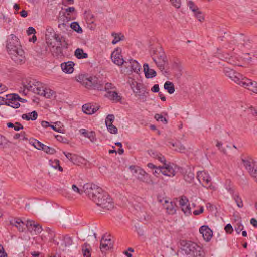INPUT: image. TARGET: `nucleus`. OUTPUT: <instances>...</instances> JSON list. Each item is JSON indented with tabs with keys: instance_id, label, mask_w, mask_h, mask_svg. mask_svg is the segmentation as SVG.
<instances>
[{
	"instance_id": "obj_58",
	"label": "nucleus",
	"mask_w": 257,
	"mask_h": 257,
	"mask_svg": "<svg viewBox=\"0 0 257 257\" xmlns=\"http://www.w3.org/2000/svg\"><path fill=\"white\" fill-rule=\"evenodd\" d=\"M194 14L196 16V17L198 19V20L199 21H202L204 19V17L201 13V12L199 11L198 10L196 11V12H194Z\"/></svg>"
},
{
	"instance_id": "obj_64",
	"label": "nucleus",
	"mask_w": 257,
	"mask_h": 257,
	"mask_svg": "<svg viewBox=\"0 0 257 257\" xmlns=\"http://www.w3.org/2000/svg\"><path fill=\"white\" fill-rule=\"evenodd\" d=\"M224 229L227 233H231L233 231V228L230 224H227Z\"/></svg>"
},
{
	"instance_id": "obj_44",
	"label": "nucleus",
	"mask_w": 257,
	"mask_h": 257,
	"mask_svg": "<svg viewBox=\"0 0 257 257\" xmlns=\"http://www.w3.org/2000/svg\"><path fill=\"white\" fill-rule=\"evenodd\" d=\"M72 243V240L71 238L68 236H66L64 237V239L63 241V243H62V245L64 246L65 247L69 246L71 245Z\"/></svg>"
},
{
	"instance_id": "obj_34",
	"label": "nucleus",
	"mask_w": 257,
	"mask_h": 257,
	"mask_svg": "<svg viewBox=\"0 0 257 257\" xmlns=\"http://www.w3.org/2000/svg\"><path fill=\"white\" fill-rule=\"evenodd\" d=\"M109 99L114 100L116 101H119L121 100V97L118 95V93L116 91H108L106 95Z\"/></svg>"
},
{
	"instance_id": "obj_51",
	"label": "nucleus",
	"mask_w": 257,
	"mask_h": 257,
	"mask_svg": "<svg viewBox=\"0 0 257 257\" xmlns=\"http://www.w3.org/2000/svg\"><path fill=\"white\" fill-rule=\"evenodd\" d=\"M108 131L111 134H116L117 133V128L112 124L106 125Z\"/></svg>"
},
{
	"instance_id": "obj_36",
	"label": "nucleus",
	"mask_w": 257,
	"mask_h": 257,
	"mask_svg": "<svg viewBox=\"0 0 257 257\" xmlns=\"http://www.w3.org/2000/svg\"><path fill=\"white\" fill-rule=\"evenodd\" d=\"M164 88L169 94H173L175 92L174 85L172 82L166 81L164 85Z\"/></svg>"
},
{
	"instance_id": "obj_54",
	"label": "nucleus",
	"mask_w": 257,
	"mask_h": 257,
	"mask_svg": "<svg viewBox=\"0 0 257 257\" xmlns=\"http://www.w3.org/2000/svg\"><path fill=\"white\" fill-rule=\"evenodd\" d=\"M188 6L189 8L194 13L198 10V7L195 5L194 3L192 1H189L188 3Z\"/></svg>"
},
{
	"instance_id": "obj_57",
	"label": "nucleus",
	"mask_w": 257,
	"mask_h": 257,
	"mask_svg": "<svg viewBox=\"0 0 257 257\" xmlns=\"http://www.w3.org/2000/svg\"><path fill=\"white\" fill-rule=\"evenodd\" d=\"M35 82L34 80L29 81V82H27V84L24 85V87L25 89H27L28 91H30L32 88V85H33Z\"/></svg>"
},
{
	"instance_id": "obj_47",
	"label": "nucleus",
	"mask_w": 257,
	"mask_h": 257,
	"mask_svg": "<svg viewBox=\"0 0 257 257\" xmlns=\"http://www.w3.org/2000/svg\"><path fill=\"white\" fill-rule=\"evenodd\" d=\"M114 115L113 114H109L105 119L106 125L111 124L114 120Z\"/></svg>"
},
{
	"instance_id": "obj_26",
	"label": "nucleus",
	"mask_w": 257,
	"mask_h": 257,
	"mask_svg": "<svg viewBox=\"0 0 257 257\" xmlns=\"http://www.w3.org/2000/svg\"><path fill=\"white\" fill-rule=\"evenodd\" d=\"M95 188H96V185L91 183H86L83 186L84 192L89 197L90 196L94 195L93 194V191H95Z\"/></svg>"
},
{
	"instance_id": "obj_21",
	"label": "nucleus",
	"mask_w": 257,
	"mask_h": 257,
	"mask_svg": "<svg viewBox=\"0 0 257 257\" xmlns=\"http://www.w3.org/2000/svg\"><path fill=\"white\" fill-rule=\"evenodd\" d=\"M10 224L17 228L20 232H23L25 229V223L20 218H17L12 219Z\"/></svg>"
},
{
	"instance_id": "obj_35",
	"label": "nucleus",
	"mask_w": 257,
	"mask_h": 257,
	"mask_svg": "<svg viewBox=\"0 0 257 257\" xmlns=\"http://www.w3.org/2000/svg\"><path fill=\"white\" fill-rule=\"evenodd\" d=\"M30 143L35 148L38 150H43V148H44V146H45V145H44V144L42 143L37 140L34 139H31L30 140Z\"/></svg>"
},
{
	"instance_id": "obj_5",
	"label": "nucleus",
	"mask_w": 257,
	"mask_h": 257,
	"mask_svg": "<svg viewBox=\"0 0 257 257\" xmlns=\"http://www.w3.org/2000/svg\"><path fill=\"white\" fill-rule=\"evenodd\" d=\"M94 202L97 206L106 210H111L113 208V203L112 199L106 192H104L103 194V196H101L99 199L97 198L96 200L95 198Z\"/></svg>"
},
{
	"instance_id": "obj_39",
	"label": "nucleus",
	"mask_w": 257,
	"mask_h": 257,
	"mask_svg": "<svg viewBox=\"0 0 257 257\" xmlns=\"http://www.w3.org/2000/svg\"><path fill=\"white\" fill-rule=\"evenodd\" d=\"M171 145L175 147V150L177 151H178L181 153H183L185 151V147L181 144L180 142H177L174 143H170Z\"/></svg>"
},
{
	"instance_id": "obj_12",
	"label": "nucleus",
	"mask_w": 257,
	"mask_h": 257,
	"mask_svg": "<svg viewBox=\"0 0 257 257\" xmlns=\"http://www.w3.org/2000/svg\"><path fill=\"white\" fill-rule=\"evenodd\" d=\"M197 177L200 183L205 187L210 186L211 182V177L207 172L203 171H198L197 172Z\"/></svg>"
},
{
	"instance_id": "obj_8",
	"label": "nucleus",
	"mask_w": 257,
	"mask_h": 257,
	"mask_svg": "<svg viewBox=\"0 0 257 257\" xmlns=\"http://www.w3.org/2000/svg\"><path fill=\"white\" fill-rule=\"evenodd\" d=\"M18 38L14 34H11L7 41L6 48L8 53L12 52V50H16L21 47Z\"/></svg>"
},
{
	"instance_id": "obj_61",
	"label": "nucleus",
	"mask_w": 257,
	"mask_h": 257,
	"mask_svg": "<svg viewBox=\"0 0 257 257\" xmlns=\"http://www.w3.org/2000/svg\"><path fill=\"white\" fill-rule=\"evenodd\" d=\"M149 154L152 157L157 159L158 155H159V153L156 152L153 150H150L148 151Z\"/></svg>"
},
{
	"instance_id": "obj_27",
	"label": "nucleus",
	"mask_w": 257,
	"mask_h": 257,
	"mask_svg": "<svg viewBox=\"0 0 257 257\" xmlns=\"http://www.w3.org/2000/svg\"><path fill=\"white\" fill-rule=\"evenodd\" d=\"M39 95L46 98H52L55 96V92L50 88L42 87Z\"/></svg>"
},
{
	"instance_id": "obj_15",
	"label": "nucleus",
	"mask_w": 257,
	"mask_h": 257,
	"mask_svg": "<svg viewBox=\"0 0 257 257\" xmlns=\"http://www.w3.org/2000/svg\"><path fill=\"white\" fill-rule=\"evenodd\" d=\"M228 192L231 195L232 199L236 203L237 206L239 208H242L243 206V202L241 198L240 197L239 193L235 191L232 188L227 189Z\"/></svg>"
},
{
	"instance_id": "obj_30",
	"label": "nucleus",
	"mask_w": 257,
	"mask_h": 257,
	"mask_svg": "<svg viewBox=\"0 0 257 257\" xmlns=\"http://www.w3.org/2000/svg\"><path fill=\"white\" fill-rule=\"evenodd\" d=\"M79 131L82 135L89 139L91 142H94L96 141L95 134L94 132H89L85 129H81Z\"/></svg>"
},
{
	"instance_id": "obj_41",
	"label": "nucleus",
	"mask_w": 257,
	"mask_h": 257,
	"mask_svg": "<svg viewBox=\"0 0 257 257\" xmlns=\"http://www.w3.org/2000/svg\"><path fill=\"white\" fill-rule=\"evenodd\" d=\"M7 126L8 127L14 128V129L17 131L23 128V125L19 122H16L15 124L9 122L7 123Z\"/></svg>"
},
{
	"instance_id": "obj_55",
	"label": "nucleus",
	"mask_w": 257,
	"mask_h": 257,
	"mask_svg": "<svg viewBox=\"0 0 257 257\" xmlns=\"http://www.w3.org/2000/svg\"><path fill=\"white\" fill-rule=\"evenodd\" d=\"M50 164L53 168L57 169V167L60 164V162L57 159H55L54 160H50Z\"/></svg>"
},
{
	"instance_id": "obj_14",
	"label": "nucleus",
	"mask_w": 257,
	"mask_h": 257,
	"mask_svg": "<svg viewBox=\"0 0 257 257\" xmlns=\"http://www.w3.org/2000/svg\"><path fill=\"white\" fill-rule=\"evenodd\" d=\"M108 236L106 237V235H104L101 240L100 248L102 252L108 250L113 246L112 241L110 238H108Z\"/></svg>"
},
{
	"instance_id": "obj_48",
	"label": "nucleus",
	"mask_w": 257,
	"mask_h": 257,
	"mask_svg": "<svg viewBox=\"0 0 257 257\" xmlns=\"http://www.w3.org/2000/svg\"><path fill=\"white\" fill-rule=\"evenodd\" d=\"M188 199L186 196H182L181 197L179 200V205L181 206V208H182L183 206L188 204Z\"/></svg>"
},
{
	"instance_id": "obj_11",
	"label": "nucleus",
	"mask_w": 257,
	"mask_h": 257,
	"mask_svg": "<svg viewBox=\"0 0 257 257\" xmlns=\"http://www.w3.org/2000/svg\"><path fill=\"white\" fill-rule=\"evenodd\" d=\"M7 97V105L12 107L14 108H18L20 107V104L19 103L20 96L17 94L12 93L6 95Z\"/></svg>"
},
{
	"instance_id": "obj_29",
	"label": "nucleus",
	"mask_w": 257,
	"mask_h": 257,
	"mask_svg": "<svg viewBox=\"0 0 257 257\" xmlns=\"http://www.w3.org/2000/svg\"><path fill=\"white\" fill-rule=\"evenodd\" d=\"M63 48L61 45L56 47L53 46L51 50L53 55L58 58L62 57L64 56L62 51Z\"/></svg>"
},
{
	"instance_id": "obj_50",
	"label": "nucleus",
	"mask_w": 257,
	"mask_h": 257,
	"mask_svg": "<svg viewBox=\"0 0 257 257\" xmlns=\"http://www.w3.org/2000/svg\"><path fill=\"white\" fill-rule=\"evenodd\" d=\"M43 150L45 152L49 154H54L56 152L55 150L53 148L50 147L46 145L44 146V148H43Z\"/></svg>"
},
{
	"instance_id": "obj_7",
	"label": "nucleus",
	"mask_w": 257,
	"mask_h": 257,
	"mask_svg": "<svg viewBox=\"0 0 257 257\" xmlns=\"http://www.w3.org/2000/svg\"><path fill=\"white\" fill-rule=\"evenodd\" d=\"M9 55L11 59L17 64H22L25 63L26 57L25 52L22 49L21 47L16 49V50H12Z\"/></svg>"
},
{
	"instance_id": "obj_60",
	"label": "nucleus",
	"mask_w": 257,
	"mask_h": 257,
	"mask_svg": "<svg viewBox=\"0 0 257 257\" xmlns=\"http://www.w3.org/2000/svg\"><path fill=\"white\" fill-rule=\"evenodd\" d=\"M243 226L240 223L236 224V226L235 227V229L237 234H239L243 229Z\"/></svg>"
},
{
	"instance_id": "obj_43",
	"label": "nucleus",
	"mask_w": 257,
	"mask_h": 257,
	"mask_svg": "<svg viewBox=\"0 0 257 257\" xmlns=\"http://www.w3.org/2000/svg\"><path fill=\"white\" fill-rule=\"evenodd\" d=\"M65 11H66V13H67V16H66V19H75V17H71V13H73L74 12H75V9L74 7H69L67 9H66L65 10Z\"/></svg>"
},
{
	"instance_id": "obj_45",
	"label": "nucleus",
	"mask_w": 257,
	"mask_h": 257,
	"mask_svg": "<svg viewBox=\"0 0 257 257\" xmlns=\"http://www.w3.org/2000/svg\"><path fill=\"white\" fill-rule=\"evenodd\" d=\"M36 224L32 220H28L25 223V226L30 232H32Z\"/></svg>"
},
{
	"instance_id": "obj_22",
	"label": "nucleus",
	"mask_w": 257,
	"mask_h": 257,
	"mask_svg": "<svg viewBox=\"0 0 257 257\" xmlns=\"http://www.w3.org/2000/svg\"><path fill=\"white\" fill-rule=\"evenodd\" d=\"M153 59L160 70L161 71L164 70L165 65L166 63V58L163 54L160 55L157 59L153 57Z\"/></svg>"
},
{
	"instance_id": "obj_38",
	"label": "nucleus",
	"mask_w": 257,
	"mask_h": 257,
	"mask_svg": "<svg viewBox=\"0 0 257 257\" xmlns=\"http://www.w3.org/2000/svg\"><path fill=\"white\" fill-rule=\"evenodd\" d=\"M42 87L41 86V84L39 82H35L33 85H32V88L30 91H32L35 94L39 95L40 92Z\"/></svg>"
},
{
	"instance_id": "obj_9",
	"label": "nucleus",
	"mask_w": 257,
	"mask_h": 257,
	"mask_svg": "<svg viewBox=\"0 0 257 257\" xmlns=\"http://www.w3.org/2000/svg\"><path fill=\"white\" fill-rule=\"evenodd\" d=\"M121 53V48L119 47L116 48L111 54L112 60L114 63L118 66H121L122 64H125V66H126V64L128 62L123 60Z\"/></svg>"
},
{
	"instance_id": "obj_63",
	"label": "nucleus",
	"mask_w": 257,
	"mask_h": 257,
	"mask_svg": "<svg viewBox=\"0 0 257 257\" xmlns=\"http://www.w3.org/2000/svg\"><path fill=\"white\" fill-rule=\"evenodd\" d=\"M172 5L176 8H179L181 5V0H170Z\"/></svg>"
},
{
	"instance_id": "obj_23",
	"label": "nucleus",
	"mask_w": 257,
	"mask_h": 257,
	"mask_svg": "<svg viewBox=\"0 0 257 257\" xmlns=\"http://www.w3.org/2000/svg\"><path fill=\"white\" fill-rule=\"evenodd\" d=\"M74 64L73 62L68 61L67 62L62 63L61 64V67L63 71L66 73H72L74 71Z\"/></svg>"
},
{
	"instance_id": "obj_62",
	"label": "nucleus",
	"mask_w": 257,
	"mask_h": 257,
	"mask_svg": "<svg viewBox=\"0 0 257 257\" xmlns=\"http://www.w3.org/2000/svg\"><path fill=\"white\" fill-rule=\"evenodd\" d=\"M8 141L3 136L0 135V146L7 144Z\"/></svg>"
},
{
	"instance_id": "obj_1",
	"label": "nucleus",
	"mask_w": 257,
	"mask_h": 257,
	"mask_svg": "<svg viewBox=\"0 0 257 257\" xmlns=\"http://www.w3.org/2000/svg\"><path fill=\"white\" fill-rule=\"evenodd\" d=\"M225 75L237 84L257 94V82L243 77L242 74L233 69L225 67L224 69Z\"/></svg>"
},
{
	"instance_id": "obj_52",
	"label": "nucleus",
	"mask_w": 257,
	"mask_h": 257,
	"mask_svg": "<svg viewBox=\"0 0 257 257\" xmlns=\"http://www.w3.org/2000/svg\"><path fill=\"white\" fill-rule=\"evenodd\" d=\"M242 63L246 62L250 63L251 61L252 58L249 56V53L244 54L241 57Z\"/></svg>"
},
{
	"instance_id": "obj_10",
	"label": "nucleus",
	"mask_w": 257,
	"mask_h": 257,
	"mask_svg": "<svg viewBox=\"0 0 257 257\" xmlns=\"http://www.w3.org/2000/svg\"><path fill=\"white\" fill-rule=\"evenodd\" d=\"M131 87L136 96H139L143 101L146 100L147 97L145 95L146 91L142 87L141 84L137 82L132 83Z\"/></svg>"
},
{
	"instance_id": "obj_56",
	"label": "nucleus",
	"mask_w": 257,
	"mask_h": 257,
	"mask_svg": "<svg viewBox=\"0 0 257 257\" xmlns=\"http://www.w3.org/2000/svg\"><path fill=\"white\" fill-rule=\"evenodd\" d=\"M14 138L15 139L20 138L21 139H22L23 140H25L27 139V138L25 136L24 132L23 133H21V134H19V133L16 134L14 136Z\"/></svg>"
},
{
	"instance_id": "obj_2",
	"label": "nucleus",
	"mask_w": 257,
	"mask_h": 257,
	"mask_svg": "<svg viewBox=\"0 0 257 257\" xmlns=\"http://www.w3.org/2000/svg\"><path fill=\"white\" fill-rule=\"evenodd\" d=\"M76 80L86 88L102 91L103 86L101 81L96 76H88L86 75H79L76 77Z\"/></svg>"
},
{
	"instance_id": "obj_46",
	"label": "nucleus",
	"mask_w": 257,
	"mask_h": 257,
	"mask_svg": "<svg viewBox=\"0 0 257 257\" xmlns=\"http://www.w3.org/2000/svg\"><path fill=\"white\" fill-rule=\"evenodd\" d=\"M182 211L186 215H189L191 214V208L189 204H187L183 206Z\"/></svg>"
},
{
	"instance_id": "obj_16",
	"label": "nucleus",
	"mask_w": 257,
	"mask_h": 257,
	"mask_svg": "<svg viewBox=\"0 0 257 257\" xmlns=\"http://www.w3.org/2000/svg\"><path fill=\"white\" fill-rule=\"evenodd\" d=\"M199 232L205 241H209L211 240L213 232L208 226L205 225L201 226L200 228Z\"/></svg>"
},
{
	"instance_id": "obj_24",
	"label": "nucleus",
	"mask_w": 257,
	"mask_h": 257,
	"mask_svg": "<svg viewBox=\"0 0 257 257\" xmlns=\"http://www.w3.org/2000/svg\"><path fill=\"white\" fill-rule=\"evenodd\" d=\"M143 71L147 78H152L156 76V71L154 69H150L147 63L143 65Z\"/></svg>"
},
{
	"instance_id": "obj_20",
	"label": "nucleus",
	"mask_w": 257,
	"mask_h": 257,
	"mask_svg": "<svg viewBox=\"0 0 257 257\" xmlns=\"http://www.w3.org/2000/svg\"><path fill=\"white\" fill-rule=\"evenodd\" d=\"M163 169L162 170V173L163 175L169 177H173L175 175L176 171L171 165L164 163L163 165Z\"/></svg>"
},
{
	"instance_id": "obj_53",
	"label": "nucleus",
	"mask_w": 257,
	"mask_h": 257,
	"mask_svg": "<svg viewBox=\"0 0 257 257\" xmlns=\"http://www.w3.org/2000/svg\"><path fill=\"white\" fill-rule=\"evenodd\" d=\"M155 118L157 120V121H161L162 122H163L164 123L166 124L167 123V119L164 117L161 114H156L155 115Z\"/></svg>"
},
{
	"instance_id": "obj_28",
	"label": "nucleus",
	"mask_w": 257,
	"mask_h": 257,
	"mask_svg": "<svg viewBox=\"0 0 257 257\" xmlns=\"http://www.w3.org/2000/svg\"><path fill=\"white\" fill-rule=\"evenodd\" d=\"M63 154L66 158L74 164H77L80 162L81 158L77 155L67 152H63Z\"/></svg>"
},
{
	"instance_id": "obj_33",
	"label": "nucleus",
	"mask_w": 257,
	"mask_h": 257,
	"mask_svg": "<svg viewBox=\"0 0 257 257\" xmlns=\"http://www.w3.org/2000/svg\"><path fill=\"white\" fill-rule=\"evenodd\" d=\"M37 112L36 111H33L31 113H29L27 114H23L22 116V118L23 119H25L27 120H35L37 119Z\"/></svg>"
},
{
	"instance_id": "obj_13",
	"label": "nucleus",
	"mask_w": 257,
	"mask_h": 257,
	"mask_svg": "<svg viewBox=\"0 0 257 257\" xmlns=\"http://www.w3.org/2000/svg\"><path fill=\"white\" fill-rule=\"evenodd\" d=\"M223 60L227 63L234 66H244V63H242L241 57L233 56L231 57L226 56L224 57Z\"/></svg>"
},
{
	"instance_id": "obj_49",
	"label": "nucleus",
	"mask_w": 257,
	"mask_h": 257,
	"mask_svg": "<svg viewBox=\"0 0 257 257\" xmlns=\"http://www.w3.org/2000/svg\"><path fill=\"white\" fill-rule=\"evenodd\" d=\"M184 179L186 181H188V182H190L193 179H194V174L191 172V171L190 170L188 174H185L184 175Z\"/></svg>"
},
{
	"instance_id": "obj_59",
	"label": "nucleus",
	"mask_w": 257,
	"mask_h": 257,
	"mask_svg": "<svg viewBox=\"0 0 257 257\" xmlns=\"http://www.w3.org/2000/svg\"><path fill=\"white\" fill-rule=\"evenodd\" d=\"M33 229V231H34L36 234H39V233H41V231H42L41 226L40 225V224H37V223L36 224L34 229Z\"/></svg>"
},
{
	"instance_id": "obj_37",
	"label": "nucleus",
	"mask_w": 257,
	"mask_h": 257,
	"mask_svg": "<svg viewBox=\"0 0 257 257\" xmlns=\"http://www.w3.org/2000/svg\"><path fill=\"white\" fill-rule=\"evenodd\" d=\"M75 55L78 59H84L88 57V54L85 53L82 49L77 48L75 51Z\"/></svg>"
},
{
	"instance_id": "obj_18",
	"label": "nucleus",
	"mask_w": 257,
	"mask_h": 257,
	"mask_svg": "<svg viewBox=\"0 0 257 257\" xmlns=\"http://www.w3.org/2000/svg\"><path fill=\"white\" fill-rule=\"evenodd\" d=\"M99 109V107L91 103H87L82 106V111L87 114H92Z\"/></svg>"
},
{
	"instance_id": "obj_3",
	"label": "nucleus",
	"mask_w": 257,
	"mask_h": 257,
	"mask_svg": "<svg viewBox=\"0 0 257 257\" xmlns=\"http://www.w3.org/2000/svg\"><path fill=\"white\" fill-rule=\"evenodd\" d=\"M181 245L183 251L190 257L205 256V252L202 247L195 242L183 241Z\"/></svg>"
},
{
	"instance_id": "obj_25",
	"label": "nucleus",
	"mask_w": 257,
	"mask_h": 257,
	"mask_svg": "<svg viewBox=\"0 0 257 257\" xmlns=\"http://www.w3.org/2000/svg\"><path fill=\"white\" fill-rule=\"evenodd\" d=\"M53 37L56 40V41L59 43V45L62 46L63 48H68V44L63 36H61L59 34L54 33Z\"/></svg>"
},
{
	"instance_id": "obj_42",
	"label": "nucleus",
	"mask_w": 257,
	"mask_h": 257,
	"mask_svg": "<svg viewBox=\"0 0 257 257\" xmlns=\"http://www.w3.org/2000/svg\"><path fill=\"white\" fill-rule=\"evenodd\" d=\"M70 27L78 33L82 32V29L77 22H72L70 25Z\"/></svg>"
},
{
	"instance_id": "obj_19",
	"label": "nucleus",
	"mask_w": 257,
	"mask_h": 257,
	"mask_svg": "<svg viewBox=\"0 0 257 257\" xmlns=\"http://www.w3.org/2000/svg\"><path fill=\"white\" fill-rule=\"evenodd\" d=\"M163 205L168 214L173 215L176 213L175 204L174 203L165 200L164 203H163Z\"/></svg>"
},
{
	"instance_id": "obj_4",
	"label": "nucleus",
	"mask_w": 257,
	"mask_h": 257,
	"mask_svg": "<svg viewBox=\"0 0 257 257\" xmlns=\"http://www.w3.org/2000/svg\"><path fill=\"white\" fill-rule=\"evenodd\" d=\"M242 162L249 174L257 182V164L255 161L251 157L247 156L242 158Z\"/></svg>"
},
{
	"instance_id": "obj_17",
	"label": "nucleus",
	"mask_w": 257,
	"mask_h": 257,
	"mask_svg": "<svg viewBox=\"0 0 257 257\" xmlns=\"http://www.w3.org/2000/svg\"><path fill=\"white\" fill-rule=\"evenodd\" d=\"M137 216L141 221H148L152 218L151 213L148 212L144 207L140 208V210L137 212Z\"/></svg>"
},
{
	"instance_id": "obj_40",
	"label": "nucleus",
	"mask_w": 257,
	"mask_h": 257,
	"mask_svg": "<svg viewBox=\"0 0 257 257\" xmlns=\"http://www.w3.org/2000/svg\"><path fill=\"white\" fill-rule=\"evenodd\" d=\"M112 36L114 37V39L112 41L113 44H115L120 40H122L124 38V36L121 34H117L115 33H112Z\"/></svg>"
},
{
	"instance_id": "obj_32",
	"label": "nucleus",
	"mask_w": 257,
	"mask_h": 257,
	"mask_svg": "<svg viewBox=\"0 0 257 257\" xmlns=\"http://www.w3.org/2000/svg\"><path fill=\"white\" fill-rule=\"evenodd\" d=\"M130 64V67L132 70H133V71L137 73H138L140 71L141 65L138 63L137 61H136L135 60L131 59L130 60L129 63L128 62V63L126 64V67L129 66L128 65H127V64Z\"/></svg>"
},
{
	"instance_id": "obj_31",
	"label": "nucleus",
	"mask_w": 257,
	"mask_h": 257,
	"mask_svg": "<svg viewBox=\"0 0 257 257\" xmlns=\"http://www.w3.org/2000/svg\"><path fill=\"white\" fill-rule=\"evenodd\" d=\"M94 195L90 196L89 198L94 202L95 198L99 199L101 196H103V194L105 192L102 189L96 185L95 191H93Z\"/></svg>"
},
{
	"instance_id": "obj_6",
	"label": "nucleus",
	"mask_w": 257,
	"mask_h": 257,
	"mask_svg": "<svg viewBox=\"0 0 257 257\" xmlns=\"http://www.w3.org/2000/svg\"><path fill=\"white\" fill-rule=\"evenodd\" d=\"M132 174L139 180L149 183L150 182L149 175L139 167L132 165L129 167Z\"/></svg>"
}]
</instances>
